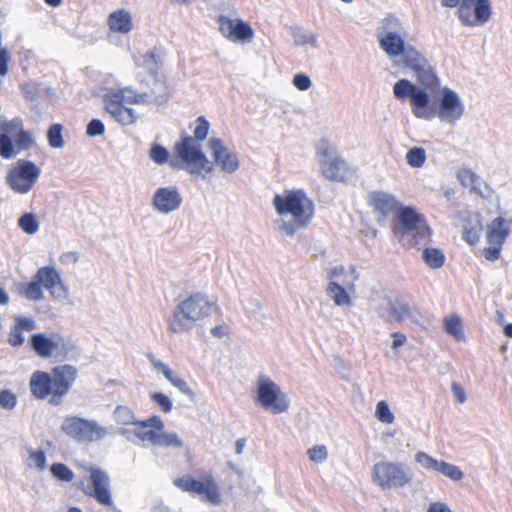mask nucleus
<instances>
[{
	"instance_id": "1",
	"label": "nucleus",
	"mask_w": 512,
	"mask_h": 512,
	"mask_svg": "<svg viewBox=\"0 0 512 512\" xmlns=\"http://www.w3.org/2000/svg\"><path fill=\"white\" fill-rule=\"evenodd\" d=\"M392 91L398 101L409 105L410 112L416 119L424 122L438 121L455 127L466 114L462 94L450 86L442 85L433 67L415 82L407 78L397 80Z\"/></svg>"
},
{
	"instance_id": "2",
	"label": "nucleus",
	"mask_w": 512,
	"mask_h": 512,
	"mask_svg": "<svg viewBox=\"0 0 512 512\" xmlns=\"http://www.w3.org/2000/svg\"><path fill=\"white\" fill-rule=\"evenodd\" d=\"M150 78L149 90L139 91L132 85L121 86L114 74L105 75L99 89L105 114L122 126H130L139 119L133 105L167 102L170 94L165 78L160 74Z\"/></svg>"
},
{
	"instance_id": "3",
	"label": "nucleus",
	"mask_w": 512,
	"mask_h": 512,
	"mask_svg": "<svg viewBox=\"0 0 512 512\" xmlns=\"http://www.w3.org/2000/svg\"><path fill=\"white\" fill-rule=\"evenodd\" d=\"M275 212V229L287 237L308 227L314 217V205L305 190L287 188L276 192L271 200Z\"/></svg>"
},
{
	"instance_id": "4",
	"label": "nucleus",
	"mask_w": 512,
	"mask_h": 512,
	"mask_svg": "<svg viewBox=\"0 0 512 512\" xmlns=\"http://www.w3.org/2000/svg\"><path fill=\"white\" fill-rule=\"evenodd\" d=\"M405 30L398 18L388 16L378 30L380 47L385 51L392 64L401 69H410L416 80L432 66L415 47L404 42Z\"/></svg>"
},
{
	"instance_id": "5",
	"label": "nucleus",
	"mask_w": 512,
	"mask_h": 512,
	"mask_svg": "<svg viewBox=\"0 0 512 512\" xmlns=\"http://www.w3.org/2000/svg\"><path fill=\"white\" fill-rule=\"evenodd\" d=\"M216 308V302L203 293H194L181 299L168 319V330L186 334L205 320Z\"/></svg>"
},
{
	"instance_id": "6",
	"label": "nucleus",
	"mask_w": 512,
	"mask_h": 512,
	"mask_svg": "<svg viewBox=\"0 0 512 512\" xmlns=\"http://www.w3.org/2000/svg\"><path fill=\"white\" fill-rule=\"evenodd\" d=\"M171 163L173 167L196 178L206 179L214 173V164L208 158L203 144L190 140L187 134L182 135L174 144Z\"/></svg>"
},
{
	"instance_id": "7",
	"label": "nucleus",
	"mask_w": 512,
	"mask_h": 512,
	"mask_svg": "<svg viewBox=\"0 0 512 512\" xmlns=\"http://www.w3.org/2000/svg\"><path fill=\"white\" fill-rule=\"evenodd\" d=\"M254 402L272 415L287 413L291 404L288 394L265 373L258 374L254 381Z\"/></svg>"
},
{
	"instance_id": "8",
	"label": "nucleus",
	"mask_w": 512,
	"mask_h": 512,
	"mask_svg": "<svg viewBox=\"0 0 512 512\" xmlns=\"http://www.w3.org/2000/svg\"><path fill=\"white\" fill-rule=\"evenodd\" d=\"M394 234L407 245L417 244L430 237L431 230L424 217L411 206H402L396 214Z\"/></svg>"
},
{
	"instance_id": "9",
	"label": "nucleus",
	"mask_w": 512,
	"mask_h": 512,
	"mask_svg": "<svg viewBox=\"0 0 512 512\" xmlns=\"http://www.w3.org/2000/svg\"><path fill=\"white\" fill-rule=\"evenodd\" d=\"M34 351L42 358L74 359L79 356V350L74 340L60 333H38L31 337Z\"/></svg>"
},
{
	"instance_id": "10",
	"label": "nucleus",
	"mask_w": 512,
	"mask_h": 512,
	"mask_svg": "<svg viewBox=\"0 0 512 512\" xmlns=\"http://www.w3.org/2000/svg\"><path fill=\"white\" fill-rule=\"evenodd\" d=\"M371 478L380 489L391 490L410 485L414 480V473L402 462L382 460L372 466Z\"/></svg>"
},
{
	"instance_id": "11",
	"label": "nucleus",
	"mask_w": 512,
	"mask_h": 512,
	"mask_svg": "<svg viewBox=\"0 0 512 512\" xmlns=\"http://www.w3.org/2000/svg\"><path fill=\"white\" fill-rule=\"evenodd\" d=\"M315 157L323 178L334 182H343L348 178L349 164L329 141L320 139L315 143Z\"/></svg>"
},
{
	"instance_id": "12",
	"label": "nucleus",
	"mask_w": 512,
	"mask_h": 512,
	"mask_svg": "<svg viewBox=\"0 0 512 512\" xmlns=\"http://www.w3.org/2000/svg\"><path fill=\"white\" fill-rule=\"evenodd\" d=\"M0 155L12 158L34 144L33 135L24 130L18 119H0Z\"/></svg>"
},
{
	"instance_id": "13",
	"label": "nucleus",
	"mask_w": 512,
	"mask_h": 512,
	"mask_svg": "<svg viewBox=\"0 0 512 512\" xmlns=\"http://www.w3.org/2000/svg\"><path fill=\"white\" fill-rule=\"evenodd\" d=\"M61 431L78 443H94L102 441L108 434L107 429L99 422L78 416L64 418Z\"/></svg>"
},
{
	"instance_id": "14",
	"label": "nucleus",
	"mask_w": 512,
	"mask_h": 512,
	"mask_svg": "<svg viewBox=\"0 0 512 512\" xmlns=\"http://www.w3.org/2000/svg\"><path fill=\"white\" fill-rule=\"evenodd\" d=\"M173 483L183 491L197 494L212 506H218L221 503L220 487L210 475H203L195 479L186 474L174 479Z\"/></svg>"
},
{
	"instance_id": "15",
	"label": "nucleus",
	"mask_w": 512,
	"mask_h": 512,
	"mask_svg": "<svg viewBox=\"0 0 512 512\" xmlns=\"http://www.w3.org/2000/svg\"><path fill=\"white\" fill-rule=\"evenodd\" d=\"M41 169L31 161L18 160L8 170L5 180L7 185L18 194H27L35 186Z\"/></svg>"
},
{
	"instance_id": "16",
	"label": "nucleus",
	"mask_w": 512,
	"mask_h": 512,
	"mask_svg": "<svg viewBox=\"0 0 512 512\" xmlns=\"http://www.w3.org/2000/svg\"><path fill=\"white\" fill-rule=\"evenodd\" d=\"M512 229V219L496 217L486 226L487 246L483 249L486 260L495 261L500 257L502 246Z\"/></svg>"
},
{
	"instance_id": "17",
	"label": "nucleus",
	"mask_w": 512,
	"mask_h": 512,
	"mask_svg": "<svg viewBox=\"0 0 512 512\" xmlns=\"http://www.w3.org/2000/svg\"><path fill=\"white\" fill-rule=\"evenodd\" d=\"M455 15L462 26L478 28L487 24L493 16L491 0H468L457 9Z\"/></svg>"
},
{
	"instance_id": "18",
	"label": "nucleus",
	"mask_w": 512,
	"mask_h": 512,
	"mask_svg": "<svg viewBox=\"0 0 512 512\" xmlns=\"http://www.w3.org/2000/svg\"><path fill=\"white\" fill-rule=\"evenodd\" d=\"M414 462L420 469L428 473L441 475L454 483L461 482L465 477L464 471L458 465L435 458L423 450L415 452Z\"/></svg>"
},
{
	"instance_id": "19",
	"label": "nucleus",
	"mask_w": 512,
	"mask_h": 512,
	"mask_svg": "<svg viewBox=\"0 0 512 512\" xmlns=\"http://www.w3.org/2000/svg\"><path fill=\"white\" fill-rule=\"evenodd\" d=\"M221 35L234 44H249L254 39L251 24L240 17L220 15L217 20Z\"/></svg>"
},
{
	"instance_id": "20",
	"label": "nucleus",
	"mask_w": 512,
	"mask_h": 512,
	"mask_svg": "<svg viewBox=\"0 0 512 512\" xmlns=\"http://www.w3.org/2000/svg\"><path fill=\"white\" fill-rule=\"evenodd\" d=\"M208 148L211 152L214 169L218 167L223 174H234L240 168V160L236 152L218 137H210Z\"/></svg>"
},
{
	"instance_id": "21",
	"label": "nucleus",
	"mask_w": 512,
	"mask_h": 512,
	"mask_svg": "<svg viewBox=\"0 0 512 512\" xmlns=\"http://www.w3.org/2000/svg\"><path fill=\"white\" fill-rule=\"evenodd\" d=\"M182 202L183 196L178 186H160L152 195L151 207L160 215H169L176 212L181 207Z\"/></svg>"
},
{
	"instance_id": "22",
	"label": "nucleus",
	"mask_w": 512,
	"mask_h": 512,
	"mask_svg": "<svg viewBox=\"0 0 512 512\" xmlns=\"http://www.w3.org/2000/svg\"><path fill=\"white\" fill-rule=\"evenodd\" d=\"M165 423L160 416L154 415L145 420H137L133 428H122L120 434L131 438L135 436L143 444L154 445L159 430H163Z\"/></svg>"
},
{
	"instance_id": "23",
	"label": "nucleus",
	"mask_w": 512,
	"mask_h": 512,
	"mask_svg": "<svg viewBox=\"0 0 512 512\" xmlns=\"http://www.w3.org/2000/svg\"><path fill=\"white\" fill-rule=\"evenodd\" d=\"M36 276L42 288L46 289L53 299L59 301L68 299V288L54 265L39 268Z\"/></svg>"
},
{
	"instance_id": "24",
	"label": "nucleus",
	"mask_w": 512,
	"mask_h": 512,
	"mask_svg": "<svg viewBox=\"0 0 512 512\" xmlns=\"http://www.w3.org/2000/svg\"><path fill=\"white\" fill-rule=\"evenodd\" d=\"M367 201L372 212L380 220H386L391 214L395 212L397 214L402 208L394 194L383 190L370 192Z\"/></svg>"
},
{
	"instance_id": "25",
	"label": "nucleus",
	"mask_w": 512,
	"mask_h": 512,
	"mask_svg": "<svg viewBox=\"0 0 512 512\" xmlns=\"http://www.w3.org/2000/svg\"><path fill=\"white\" fill-rule=\"evenodd\" d=\"M359 277L358 268L354 264L334 263L327 270V284H338L340 287L356 288Z\"/></svg>"
},
{
	"instance_id": "26",
	"label": "nucleus",
	"mask_w": 512,
	"mask_h": 512,
	"mask_svg": "<svg viewBox=\"0 0 512 512\" xmlns=\"http://www.w3.org/2000/svg\"><path fill=\"white\" fill-rule=\"evenodd\" d=\"M77 370L70 365H60L51 372L52 399L59 400L67 393L72 383L75 381Z\"/></svg>"
},
{
	"instance_id": "27",
	"label": "nucleus",
	"mask_w": 512,
	"mask_h": 512,
	"mask_svg": "<svg viewBox=\"0 0 512 512\" xmlns=\"http://www.w3.org/2000/svg\"><path fill=\"white\" fill-rule=\"evenodd\" d=\"M93 490L91 495L102 505L112 506L113 500L109 489V477L97 467H89Z\"/></svg>"
},
{
	"instance_id": "28",
	"label": "nucleus",
	"mask_w": 512,
	"mask_h": 512,
	"mask_svg": "<svg viewBox=\"0 0 512 512\" xmlns=\"http://www.w3.org/2000/svg\"><path fill=\"white\" fill-rule=\"evenodd\" d=\"M456 177L462 186L470 191L488 198L492 194L490 185L476 172L469 168H460L456 173Z\"/></svg>"
},
{
	"instance_id": "29",
	"label": "nucleus",
	"mask_w": 512,
	"mask_h": 512,
	"mask_svg": "<svg viewBox=\"0 0 512 512\" xmlns=\"http://www.w3.org/2000/svg\"><path fill=\"white\" fill-rule=\"evenodd\" d=\"M151 365L158 374H161L171 385L177 388L183 394H186L190 397L194 396V392L189 387L187 382L173 369L169 367L162 360L151 357L150 358Z\"/></svg>"
},
{
	"instance_id": "30",
	"label": "nucleus",
	"mask_w": 512,
	"mask_h": 512,
	"mask_svg": "<svg viewBox=\"0 0 512 512\" xmlns=\"http://www.w3.org/2000/svg\"><path fill=\"white\" fill-rule=\"evenodd\" d=\"M134 64L137 69L147 72L150 77L155 76L160 74L159 69L162 65V55L156 48H152L135 55Z\"/></svg>"
},
{
	"instance_id": "31",
	"label": "nucleus",
	"mask_w": 512,
	"mask_h": 512,
	"mask_svg": "<svg viewBox=\"0 0 512 512\" xmlns=\"http://www.w3.org/2000/svg\"><path fill=\"white\" fill-rule=\"evenodd\" d=\"M107 25L110 32L126 35L133 30V17L129 11L118 9L109 14Z\"/></svg>"
},
{
	"instance_id": "32",
	"label": "nucleus",
	"mask_w": 512,
	"mask_h": 512,
	"mask_svg": "<svg viewBox=\"0 0 512 512\" xmlns=\"http://www.w3.org/2000/svg\"><path fill=\"white\" fill-rule=\"evenodd\" d=\"M387 311L389 319L397 323L415 322L418 315L416 309L397 297L391 301Z\"/></svg>"
},
{
	"instance_id": "33",
	"label": "nucleus",
	"mask_w": 512,
	"mask_h": 512,
	"mask_svg": "<svg viewBox=\"0 0 512 512\" xmlns=\"http://www.w3.org/2000/svg\"><path fill=\"white\" fill-rule=\"evenodd\" d=\"M326 294L335 306L351 307L355 299L356 288L327 284Z\"/></svg>"
},
{
	"instance_id": "34",
	"label": "nucleus",
	"mask_w": 512,
	"mask_h": 512,
	"mask_svg": "<svg viewBox=\"0 0 512 512\" xmlns=\"http://www.w3.org/2000/svg\"><path fill=\"white\" fill-rule=\"evenodd\" d=\"M409 344L410 341L406 333L392 331L385 340L386 356L393 360L399 359Z\"/></svg>"
},
{
	"instance_id": "35",
	"label": "nucleus",
	"mask_w": 512,
	"mask_h": 512,
	"mask_svg": "<svg viewBox=\"0 0 512 512\" xmlns=\"http://www.w3.org/2000/svg\"><path fill=\"white\" fill-rule=\"evenodd\" d=\"M443 331L457 342H467L468 337L464 331L463 318L451 313L442 319Z\"/></svg>"
},
{
	"instance_id": "36",
	"label": "nucleus",
	"mask_w": 512,
	"mask_h": 512,
	"mask_svg": "<svg viewBox=\"0 0 512 512\" xmlns=\"http://www.w3.org/2000/svg\"><path fill=\"white\" fill-rule=\"evenodd\" d=\"M29 386L33 396L38 399H44L48 395H52L51 378L46 372H34L31 375Z\"/></svg>"
},
{
	"instance_id": "37",
	"label": "nucleus",
	"mask_w": 512,
	"mask_h": 512,
	"mask_svg": "<svg viewBox=\"0 0 512 512\" xmlns=\"http://www.w3.org/2000/svg\"><path fill=\"white\" fill-rule=\"evenodd\" d=\"M463 238L469 244L478 242L483 230L482 219L479 214L468 213L464 218Z\"/></svg>"
},
{
	"instance_id": "38",
	"label": "nucleus",
	"mask_w": 512,
	"mask_h": 512,
	"mask_svg": "<svg viewBox=\"0 0 512 512\" xmlns=\"http://www.w3.org/2000/svg\"><path fill=\"white\" fill-rule=\"evenodd\" d=\"M188 128L191 131V135H188L190 140H194L202 144L206 140L209 141L211 124L205 116L200 115L196 117L192 122H190Z\"/></svg>"
},
{
	"instance_id": "39",
	"label": "nucleus",
	"mask_w": 512,
	"mask_h": 512,
	"mask_svg": "<svg viewBox=\"0 0 512 512\" xmlns=\"http://www.w3.org/2000/svg\"><path fill=\"white\" fill-rule=\"evenodd\" d=\"M26 466L28 469L43 472L48 467L46 453L41 449L29 448L26 450Z\"/></svg>"
},
{
	"instance_id": "40",
	"label": "nucleus",
	"mask_w": 512,
	"mask_h": 512,
	"mask_svg": "<svg viewBox=\"0 0 512 512\" xmlns=\"http://www.w3.org/2000/svg\"><path fill=\"white\" fill-rule=\"evenodd\" d=\"M374 417L384 425H393L396 422V414L386 400H380L375 404Z\"/></svg>"
},
{
	"instance_id": "41",
	"label": "nucleus",
	"mask_w": 512,
	"mask_h": 512,
	"mask_svg": "<svg viewBox=\"0 0 512 512\" xmlns=\"http://www.w3.org/2000/svg\"><path fill=\"white\" fill-rule=\"evenodd\" d=\"M293 44L298 47H317V35L312 31L300 28L291 30Z\"/></svg>"
},
{
	"instance_id": "42",
	"label": "nucleus",
	"mask_w": 512,
	"mask_h": 512,
	"mask_svg": "<svg viewBox=\"0 0 512 512\" xmlns=\"http://www.w3.org/2000/svg\"><path fill=\"white\" fill-rule=\"evenodd\" d=\"M184 445L180 436L171 431L159 430L153 446L180 449Z\"/></svg>"
},
{
	"instance_id": "43",
	"label": "nucleus",
	"mask_w": 512,
	"mask_h": 512,
	"mask_svg": "<svg viewBox=\"0 0 512 512\" xmlns=\"http://www.w3.org/2000/svg\"><path fill=\"white\" fill-rule=\"evenodd\" d=\"M422 259L431 269H438L443 266L445 256L441 249L435 247H427L422 251Z\"/></svg>"
},
{
	"instance_id": "44",
	"label": "nucleus",
	"mask_w": 512,
	"mask_h": 512,
	"mask_svg": "<svg viewBox=\"0 0 512 512\" xmlns=\"http://www.w3.org/2000/svg\"><path fill=\"white\" fill-rule=\"evenodd\" d=\"M427 160V153L426 150L422 147H412L410 148L406 155H405V161L408 166L415 169L422 168Z\"/></svg>"
},
{
	"instance_id": "45",
	"label": "nucleus",
	"mask_w": 512,
	"mask_h": 512,
	"mask_svg": "<svg viewBox=\"0 0 512 512\" xmlns=\"http://www.w3.org/2000/svg\"><path fill=\"white\" fill-rule=\"evenodd\" d=\"M113 417L116 423L120 426H131L133 428L134 424L136 423L137 419L132 411L128 406H117L113 412Z\"/></svg>"
},
{
	"instance_id": "46",
	"label": "nucleus",
	"mask_w": 512,
	"mask_h": 512,
	"mask_svg": "<svg viewBox=\"0 0 512 512\" xmlns=\"http://www.w3.org/2000/svg\"><path fill=\"white\" fill-rule=\"evenodd\" d=\"M394 298L385 291H374L369 298V304L377 311L388 310Z\"/></svg>"
},
{
	"instance_id": "47",
	"label": "nucleus",
	"mask_w": 512,
	"mask_h": 512,
	"mask_svg": "<svg viewBox=\"0 0 512 512\" xmlns=\"http://www.w3.org/2000/svg\"><path fill=\"white\" fill-rule=\"evenodd\" d=\"M51 476L57 481L71 482L74 479V472L63 463H53L49 467Z\"/></svg>"
},
{
	"instance_id": "48",
	"label": "nucleus",
	"mask_w": 512,
	"mask_h": 512,
	"mask_svg": "<svg viewBox=\"0 0 512 512\" xmlns=\"http://www.w3.org/2000/svg\"><path fill=\"white\" fill-rule=\"evenodd\" d=\"M308 459L315 464H323L328 460L329 451L326 445L317 444L309 448L306 452Z\"/></svg>"
},
{
	"instance_id": "49",
	"label": "nucleus",
	"mask_w": 512,
	"mask_h": 512,
	"mask_svg": "<svg viewBox=\"0 0 512 512\" xmlns=\"http://www.w3.org/2000/svg\"><path fill=\"white\" fill-rule=\"evenodd\" d=\"M41 283L38 281L37 276L35 275L33 279L27 284L25 289L22 291V294L25 298L32 301L41 300L43 298Z\"/></svg>"
},
{
	"instance_id": "50",
	"label": "nucleus",
	"mask_w": 512,
	"mask_h": 512,
	"mask_svg": "<svg viewBox=\"0 0 512 512\" xmlns=\"http://www.w3.org/2000/svg\"><path fill=\"white\" fill-rule=\"evenodd\" d=\"M20 228L27 234L33 235L39 229V222L35 215L27 213L18 220Z\"/></svg>"
},
{
	"instance_id": "51",
	"label": "nucleus",
	"mask_w": 512,
	"mask_h": 512,
	"mask_svg": "<svg viewBox=\"0 0 512 512\" xmlns=\"http://www.w3.org/2000/svg\"><path fill=\"white\" fill-rule=\"evenodd\" d=\"M150 399L163 413H170L173 409V403L169 396L162 392H151Z\"/></svg>"
},
{
	"instance_id": "52",
	"label": "nucleus",
	"mask_w": 512,
	"mask_h": 512,
	"mask_svg": "<svg viewBox=\"0 0 512 512\" xmlns=\"http://www.w3.org/2000/svg\"><path fill=\"white\" fill-rule=\"evenodd\" d=\"M63 128L60 124H53L48 130V142L52 148L60 149L64 147V139L62 136Z\"/></svg>"
},
{
	"instance_id": "53",
	"label": "nucleus",
	"mask_w": 512,
	"mask_h": 512,
	"mask_svg": "<svg viewBox=\"0 0 512 512\" xmlns=\"http://www.w3.org/2000/svg\"><path fill=\"white\" fill-rule=\"evenodd\" d=\"M18 403L17 395L9 389L0 390V407L11 411L13 410Z\"/></svg>"
},
{
	"instance_id": "54",
	"label": "nucleus",
	"mask_w": 512,
	"mask_h": 512,
	"mask_svg": "<svg viewBox=\"0 0 512 512\" xmlns=\"http://www.w3.org/2000/svg\"><path fill=\"white\" fill-rule=\"evenodd\" d=\"M292 84L300 91H307L312 86L310 77L304 73H297L293 76Z\"/></svg>"
},
{
	"instance_id": "55",
	"label": "nucleus",
	"mask_w": 512,
	"mask_h": 512,
	"mask_svg": "<svg viewBox=\"0 0 512 512\" xmlns=\"http://www.w3.org/2000/svg\"><path fill=\"white\" fill-rule=\"evenodd\" d=\"M15 325L23 332H30L36 328V322L31 317L17 315L14 317Z\"/></svg>"
},
{
	"instance_id": "56",
	"label": "nucleus",
	"mask_w": 512,
	"mask_h": 512,
	"mask_svg": "<svg viewBox=\"0 0 512 512\" xmlns=\"http://www.w3.org/2000/svg\"><path fill=\"white\" fill-rule=\"evenodd\" d=\"M149 155L151 160L155 163L162 164L168 160L169 152L159 145H154L151 148Z\"/></svg>"
},
{
	"instance_id": "57",
	"label": "nucleus",
	"mask_w": 512,
	"mask_h": 512,
	"mask_svg": "<svg viewBox=\"0 0 512 512\" xmlns=\"http://www.w3.org/2000/svg\"><path fill=\"white\" fill-rule=\"evenodd\" d=\"M426 512H454L449 504L443 500L429 501Z\"/></svg>"
},
{
	"instance_id": "58",
	"label": "nucleus",
	"mask_w": 512,
	"mask_h": 512,
	"mask_svg": "<svg viewBox=\"0 0 512 512\" xmlns=\"http://www.w3.org/2000/svg\"><path fill=\"white\" fill-rule=\"evenodd\" d=\"M24 332L18 329V327L14 324L9 332L8 343L12 346H20L24 342Z\"/></svg>"
},
{
	"instance_id": "59",
	"label": "nucleus",
	"mask_w": 512,
	"mask_h": 512,
	"mask_svg": "<svg viewBox=\"0 0 512 512\" xmlns=\"http://www.w3.org/2000/svg\"><path fill=\"white\" fill-rule=\"evenodd\" d=\"M451 392H452L454 400L457 403L463 404L466 402L467 395H466L464 387L461 384H459L457 382H453L451 384Z\"/></svg>"
},
{
	"instance_id": "60",
	"label": "nucleus",
	"mask_w": 512,
	"mask_h": 512,
	"mask_svg": "<svg viewBox=\"0 0 512 512\" xmlns=\"http://www.w3.org/2000/svg\"><path fill=\"white\" fill-rule=\"evenodd\" d=\"M105 128L103 123L98 119H93L87 126V134L89 136H100L104 133Z\"/></svg>"
},
{
	"instance_id": "61",
	"label": "nucleus",
	"mask_w": 512,
	"mask_h": 512,
	"mask_svg": "<svg viewBox=\"0 0 512 512\" xmlns=\"http://www.w3.org/2000/svg\"><path fill=\"white\" fill-rule=\"evenodd\" d=\"M79 259V255L76 251H65L60 254L59 262L66 266H71L76 264Z\"/></svg>"
},
{
	"instance_id": "62",
	"label": "nucleus",
	"mask_w": 512,
	"mask_h": 512,
	"mask_svg": "<svg viewBox=\"0 0 512 512\" xmlns=\"http://www.w3.org/2000/svg\"><path fill=\"white\" fill-rule=\"evenodd\" d=\"M37 85L35 83H25L21 85V93L22 95L29 100H32L37 95Z\"/></svg>"
},
{
	"instance_id": "63",
	"label": "nucleus",
	"mask_w": 512,
	"mask_h": 512,
	"mask_svg": "<svg viewBox=\"0 0 512 512\" xmlns=\"http://www.w3.org/2000/svg\"><path fill=\"white\" fill-rule=\"evenodd\" d=\"M468 0H441V5L445 8L460 9Z\"/></svg>"
},
{
	"instance_id": "64",
	"label": "nucleus",
	"mask_w": 512,
	"mask_h": 512,
	"mask_svg": "<svg viewBox=\"0 0 512 512\" xmlns=\"http://www.w3.org/2000/svg\"><path fill=\"white\" fill-rule=\"evenodd\" d=\"M398 434L397 429H388L382 433V440L385 444H388L391 439H394Z\"/></svg>"
}]
</instances>
